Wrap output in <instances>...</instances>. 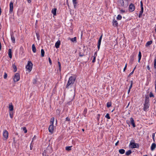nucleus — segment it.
Instances as JSON below:
<instances>
[{
	"label": "nucleus",
	"mask_w": 156,
	"mask_h": 156,
	"mask_svg": "<svg viewBox=\"0 0 156 156\" xmlns=\"http://www.w3.org/2000/svg\"><path fill=\"white\" fill-rule=\"evenodd\" d=\"M152 139L154 141V137H155V135H154V133H153L152 134Z\"/></svg>",
	"instance_id": "nucleus-47"
},
{
	"label": "nucleus",
	"mask_w": 156,
	"mask_h": 156,
	"mask_svg": "<svg viewBox=\"0 0 156 156\" xmlns=\"http://www.w3.org/2000/svg\"><path fill=\"white\" fill-rule=\"evenodd\" d=\"M76 76L75 75L71 76L69 79L67 83L66 86V88H69V86L70 85L72 86L74 83L76 79Z\"/></svg>",
	"instance_id": "nucleus-1"
},
{
	"label": "nucleus",
	"mask_w": 156,
	"mask_h": 156,
	"mask_svg": "<svg viewBox=\"0 0 156 156\" xmlns=\"http://www.w3.org/2000/svg\"><path fill=\"white\" fill-rule=\"evenodd\" d=\"M122 18V16L120 15H118L117 16V18L118 20H121Z\"/></svg>",
	"instance_id": "nucleus-37"
},
{
	"label": "nucleus",
	"mask_w": 156,
	"mask_h": 156,
	"mask_svg": "<svg viewBox=\"0 0 156 156\" xmlns=\"http://www.w3.org/2000/svg\"><path fill=\"white\" fill-rule=\"evenodd\" d=\"M132 152V151L131 150H129L126 152L125 154L126 155L128 156L130 155Z\"/></svg>",
	"instance_id": "nucleus-29"
},
{
	"label": "nucleus",
	"mask_w": 156,
	"mask_h": 156,
	"mask_svg": "<svg viewBox=\"0 0 156 156\" xmlns=\"http://www.w3.org/2000/svg\"><path fill=\"white\" fill-rule=\"evenodd\" d=\"M13 3L12 2H11L9 4V13H12L13 11Z\"/></svg>",
	"instance_id": "nucleus-8"
},
{
	"label": "nucleus",
	"mask_w": 156,
	"mask_h": 156,
	"mask_svg": "<svg viewBox=\"0 0 156 156\" xmlns=\"http://www.w3.org/2000/svg\"><path fill=\"white\" fill-rule=\"evenodd\" d=\"M149 108V104H144L143 110L144 111H146Z\"/></svg>",
	"instance_id": "nucleus-13"
},
{
	"label": "nucleus",
	"mask_w": 156,
	"mask_h": 156,
	"mask_svg": "<svg viewBox=\"0 0 156 156\" xmlns=\"http://www.w3.org/2000/svg\"><path fill=\"white\" fill-rule=\"evenodd\" d=\"M152 43V41H148L146 44V46L147 47L149 45L151 44Z\"/></svg>",
	"instance_id": "nucleus-26"
},
{
	"label": "nucleus",
	"mask_w": 156,
	"mask_h": 156,
	"mask_svg": "<svg viewBox=\"0 0 156 156\" xmlns=\"http://www.w3.org/2000/svg\"><path fill=\"white\" fill-rule=\"evenodd\" d=\"M71 41H72L73 42H76V37H75L74 38H72L70 39Z\"/></svg>",
	"instance_id": "nucleus-25"
},
{
	"label": "nucleus",
	"mask_w": 156,
	"mask_h": 156,
	"mask_svg": "<svg viewBox=\"0 0 156 156\" xmlns=\"http://www.w3.org/2000/svg\"><path fill=\"white\" fill-rule=\"evenodd\" d=\"M9 110L10 111H12L13 110V107L12 104V103H11V104H9Z\"/></svg>",
	"instance_id": "nucleus-22"
},
{
	"label": "nucleus",
	"mask_w": 156,
	"mask_h": 156,
	"mask_svg": "<svg viewBox=\"0 0 156 156\" xmlns=\"http://www.w3.org/2000/svg\"><path fill=\"white\" fill-rule=\"evenodd\" d=\"M156 147V145L155 143H153L151 146V150L152 151L154 150Z\"/></svg>",
	"instance_id": "nucleus-14"
},
{
	"label": "nucleus",
	"mask_w": 156,
	"mask_h": 156,
	"mask_svg": "<svg viewBox=\"0 0 156 156\" xmlns=\"http://www.w3.org/2000/svg\"><path fill=\"white\" fill-rule=\"evenodd\" d=\"M118 3L121 6L123 7L124 8L128 6V2H127L126 4H124L123 0H119L118 2Z\"/></svg>",
	"instance_id": "nucleus-3"
},
{
	"label": "nucleus",
	"mask_w": 156,
	"mask_h": 156,
	"mask_svg": "<svg viewBox=\"0 0 156 156\" xmlns=\"http://www.w3.org/2000/svg\"><path fill=\"white\" fill-rule=\"evenodd\" d=\"M32 48L33 52L35 53L36 52V49L34 44H33L32 45Z\"/></svg>",
	"instance_id": "nucleus-21"
},
{
	"label": "nucleus",
	"mask_w": 156,
	"mask_h": 156,
	"mask_svg": "<svg viewBox=\"0 0 156 156\" xmlns=\"http://www.w3.org/2000/svg\"><path fill=\"white\" fill-rule=\"evenodd\" d=\"M54 117H52L51 118V120H50V123L51 125H54Z\"/></svg>",
	"instance_id": "nucleus-33"
},
{
	"label": "nucleus",
	"mask_w": 156,
	"mask_h": 156,
	"mask_svg": "<svg viewBox=\"0 0 156 156\" xmlns=\"http://www.w3.org/2000/svg\"><path fill=\"white\" fill-rule=\"evenodd\" d=\"M140 6H141V8L143 7V3L142 1L140 2Z\"/></svg>",
	"instance_id": "nucleus-53"
},
{
	"label": "nucleus",
	"mask_w": 156,
	"mask_h": 156,
	"mask_svg": "<svg viewBox=\"0 0 156 156\" xmlns=\"http://www.w3.org/2000/svg\"><path fill=\"white\" fill-rule=\"evenodd\" d=\"M37 81L36 80H34V82H33L34 83H36Z\"/></svg>",
	"instance_id": "nucleus-62"
},
{
	"label": "nucleus",
	"mask_w": 156,
	"mask_h": 156,
	"mask_svg": "<svg viewBox=\"0 0 156 156\" xmlns=\"http://www.w3.org/2000/svg\"><path fill=\"white\" fill-rule=\"evenodd\" d=\"M100 114H98L97 115V120H98V121H99V119H100Z\"/></svg>",
	"instance_id": "nucleus-44"
},
{
	"label": "nucleus",
	"mask_w": 156,
	"mask_h": 156,
	"mask_svg": "<svg viewBox=\"0 0 156 156\" xmlns=\"http://www.w3.org/2000/svg\"><path fill=\"white\" fill-rule=\"evenodd\" d=\"M149 97L150 98L154 97V95L153 93L151 92L150 93V94L149 95Z\"/></svg>",
	"instance_id": "nucleus-41"
},
{
	"label": "nucleus",
	"mask_w": 156,
	"mask_h": 156,
	"mask_svg": "<svg viewBox=\"0 0 156 156\" xmlns=\"http://www.w3.org/2000/svg\"><path fill=\"white\" fill-rule=\"evenodd\" d=\"M23 131H24V132L25 133H26L27 132V130L25 127L23 128Z\"/></svg>",
	"instance_id": "nucleus-43"
},
{
	"label": "nucleus",
	"mask_w": 156,
	"mask_h": 156,
	"mask_svg": "<svg viewBox=\"0 0 156 156\" xmlns=\"http://www.w3.org/2000/svg\"><path fill=\"white\" fill-rule=\"evenodd\" d=\"M20 79V74L18 73H16L15 75L13 78V80L15 82H16L18 81Z\"/></svg>",
	"instance_id": "nucleus-5"
},
{
	"label": "nucleus",
	"mask_w": 156,
	"mask_h": 156,
	"mask_svg": "<svg viewBox=\"0 0 156 156\" xmlns=\"http://www.w3.org/2000/svg\"><path fill=\"white\" fill-rule=\"evenodd\" d=\"M127 66V64H126L125 66L124 69H123V71H125V70H126V69Z\"/></svg>",
	"instance_id": "nucleus-49"
},
{
	"label": "nucleus",
	"mask_w": 156,
	"mask_h": 156,
	"mask_svg": "<svg viewBox=\"0 0 156 156\" xmlns=\"http://www.w3.org/2000/svg\"><path fill=\"white\" fill-rule=\"evenodd\" d=\"M1 48H2L1 44V42L0 41V51L1 50Z\"/></svg>",
	"instance_id": "nucleus-61"
},
{
	"label": "nucleus",
	"mask_w": 156,
	"mask_h": 156,
	"mask_svg": "<svg viewBox=\"0 0 156 156\" xmlns=\"http://www.w3.org/2000/svg\"><path fill=\"white\" fill-rule=\"evenodd\" d=\"M133 84V81L132 80H131L130 81V85L129 88V89H131V88L132 87Z\"/></svg>",
	"instance_id": "nucleus-40"
},
{
	"label": "nucleus",
	"mask_w": 156,
	"mask_h": 156,
	"mask_svg": "<svg viewBox=\"0 0 156 156\" xmlns=\"http://www.w3.org/2000/svg\"><path fill=\"white\" fill-rule=\"evenodd\" d=\"M96 60V57L95 56H94V57L92 61V62L93 63H94L95 62Z\"/></svg>",
	"instance_id": "nucleus-46"
},
{
	"label": "nucleus",
	"mask_w": 156,
	"mask_h": 156,
	"mask_svg": "<svg viewBox=\"0 0 156 156\" xmlns=\"http://www.w3.org/2000/svg\"><path fill=\"white\" fill-rule=\"evenodd\" d=\"M129 145H131L132 148H138L139 147V145L138 144H136L134 142H130Z\"/></svg>",
	"instance_id": "nucleus-6"
},
{
	"label": "nucleus",
	"mask_w": 156,
	"mask_h": 156,
	"mask_svg": "<svg viewBox=\"0 0 156 156\" xmlns=\"http://www.w3.org/2000/svg\"><path fill=\"white\" fill-rule=\"evenodd\" d=\"M135 7L134 5L131 3L129 7V10L130 12H133V11L135 9Z\"/></svg>",
	"instance_id": "nucleus-7"
},
{
	"label": "nucleus",
	"mask_w": 156,
	"mask_h": 156,
	"mask_svg": "<svg viewBox=\"0 0 156 156\" xmlns=\"http://www.w3.org/2000/svg\"><path fill=\"white\" fill-rule=\"evenodd\" d=\"M141 11L140 12L138 16L139 18H140L141 16L142 15V14L144 11V8L143 7L141 8Z\"/></svg>",
	"instance_id": "nucleus-15"
},
{
	"label": "nucleus",
	"mask_w": 156,
	"mask_h": 156,
	"mask_svg": "<svg viewBox=\"0 0 156 156\" xmlns=\"http://www.w3.org/2000/svg\"><path fill=\"white\" fill-rule=\"evenodd\" d=\"M113 25L115 27H117L118 25V23L116 20L114 19L113 21Z\"/></svg>",
	"instance_id": "nucleus-17"
},
{
	"label": "nucleus",
	"mask_w": 156,
	"mask_h": 156,
	"mask_svg": "<svg viewBox=\"0 0 156 156\" xmlns=\"http://www.w3.org/2000/svg\"><path fill=\"white\" fill-rule=\"evenodd\" d=\"M119 142V141H118L115 144V145L116 146H117L118 145V144Z\"/></svg>",
	"instance_id": "nucleus-58"
},
{
	"label": "nucleus",
	"mask_w": 156,
	"mask_h": 156,
	"mask_svg": "<svg viewBox=\"0 0 156 156\" xmlns=\"http://www.w3.org/2000/svg\"><path fill=\"white\" fill-rule=\"evenodd\" d=\"M33 65L32 63L30 61H28L26 68L28 70L29 72H30L31 71Z\"/></svg>",
	"instance_id": "nucleus-2"
},
{
	"label": "nucleus",
	"mask_w": 156,
	"mask_h": 156,
	"mask_svg": "<svg viewBox=\"0 0 156 156\" xmlns=\"http://www.w3.org/2000/svg\"><path fill=\"white\" fill-rule=\"evenodd\" d=\"M147 69L149 70V71H150V72H151V70H150V67H149V66H148H148H147Z\"/></svg>",
	"instance_id": "nucleus-54"
},
{
	"label": "nucleus",
	"mask_w": 156,
	"mask_h": 156,
	"mask_svg": "<svg viewBox=\"0 0 156 156\" xmlns=\"http://www.w3.org/2000/svg\"><path fill=\"white\" fill-rule=\"evenodd\" d=\"M8 135L9 133L6 130H4L3 133V136L4 137V140H6L8 137Z\"/></svg>",
	"instance_id": "nucleus-4"
},
{
	"label": "nucleus",
	"mask_w": 156,
	"mask_h": 156,
	"mask_svg": "<svg viewBox=\"0 0 156 156\" xmlns=\"http://www.w3.org/2000/svg\"><path fill=\"white\" fill-rule=\"evenodd\" d=\"M101 40H98V50H99L100 48V46L101 44Z\"/></svg>",
	"instance_id": "nucleus-24"
},
{
	"label": "nucleus",
	"mask_w": 156,
	"mask_h": 156,
	"mask_svg": "<svg viewBox=\"0 0 156 156\" xmlns=\"http://www.w3.org/2000/svg\"><path fill=\"white\" fill-rule=\"evenodd\" d=\"M9 115H10V118H12V117H13V115H12V114L11 112H10L9 113Z\"/></svg>",
	"instance_id": "nucleus-51"
},
{
	"label": "nucleus",
	"mask_w": 156,
	"mask_h": 156,
	"mask_svg": "<svg viewBox=\"0 0 156 156\" xmlns=\"http://www.w3.org/2000/svg\"><path fill=\"white\" fill-rule=\"evenodd\" d=\"M1 12H2L1 9V7H0V15H1Z\"/></svg>",
	"instance_id": "nucleus-64"
},
{
	"label": "nucleus",
	"mask_w": 156,
	"mask_h": 156,
	"mask_svg": "<svg viewBox=\"0 0 156 156\" xmlns=\"http://www.w3.org/2000/svg\"><path fill=\"white\" fill-rule=\"evenodd\" d=\"M130 90V89H129V90L128 91V94L129 93Z\"/></svg>",
	"instance_id": "nucleus-63"
},
{
	"label": "nucleus",
	"mask_w": 156,
	"mask_h": 156,
	"mask_svg": "<svg viewBox=\"0 0 156 156\" xmlns=\"http://www.w3.org/2000/svg\"><path fill=\"white\" fill-rule=\"evenodd\" d=\"M154 67L155 69H156V58H155L154 61Z\"/></svg>",
	"instance_id": "nucleus-38"
},
{
	"label": "nucleus",
	"mask_w": 156,
	"mask_h": 156,
	"mask_svg": "<svg viewBox=\"0 0 156 156\" xmlns=\"http://www.w3.org/2000/svg\"><path fill=\"white\" fill-rule=\"evenodd\" d=\"M141 54L140 51H139V54H138V62H140V60L141 58Z\"/></svg>",
	"instance_id": "nucleus-28"
},
{
	"label": "nucleus",
	"mask_w": 156,
	"mask_h": 156,
	"mask_svg": "<svg viewBox=\"0 0 156 156\" xmlns=\"http://www.w3.org/2000/svg\"><path fill=\"white\" fill-rule=\"evenodd\" d=\"M73 4L74 5V8H76V7L77 6V2H76V0H73Z\"/></svg>",
	"instance_id": "nucleus-19"
},
{
	"label": "nucleus",
	"mask_w": 156,
	"mask_h": 156,
	"mask_svg": "<svg viewBox=\"0 0 156 156\" xmlns=\"http://www.w3.org/2000/svg\"><path fill=\"white\" fill-rule=\"evenodd\" d=\"M48 60H49V62L50 63V65H51V64H52L51 61V60L50 58H49Z\"/></svg>",
	"instance_id": "nucleus-48"
},
{
	"label": "nucleus",
	"mask_w": 156,
	"mask_h": 156,
	"mask_svg": "<svg viewBox=\"0 0 156 156\" xmlns=\"http://www.w3.org/2000/svg\"><path fill=\"white\" fill-rule=\"evenodd\" d=\"M7 76V74L5 72L4 73V79H6Z\"/></svg>",
	"instance_id": "nucleus-42"
},
{
	"label": "nucleus",
	"mask_w": 156,
	"mask_h": 156,
	"mask_svg": "<svg viewBox=\"0 0 156 156\" xmlns=\"http://www.w3.org/2000/svg\"><path fill=\"white\" fill-rule=\"evenodd\" d=\"M8 55L9 57L11 58H12V51L11 49H9L8 51Z\"/></svg>",
	"instance_id": "nucleus-18"
},
{
	"label": "nucleus",
	"mask_w": 156,
	"mask_h": 156,
	"mask_svg": "<svg viewBox=\"0 0 156 156\" xmlns=\"http://www.w3.org/2000/svg\"><path fill=\"white\" fill-rule=\"evenodd\" d=\"M102 36H103V35L102 34L100 36L99 39V40H102Z\"/></svg>",
	"instance_id": "nucleus-55"
},
{
	"label": "nucleus",
	"mask_w": 156,
	"mask_h": 156,
	"mask_svg": "<svg viewBox=\"0 0 156 156\" xmlns=\"http://www.w3.org/2000/svg\"><path fill=\"white\" fill-rule=\"evenodd\" d=\"M120 11L121 13H123L125 12V10L123 9L121 10Z\"/></svg>",
	"instance_id": "nucleus-56"
},
{
	"label": "nucleus",
	"mask_w": 156,
	"mask_h": 156,
	"mask_svg": "<svg viewBox=\"0 0 156 156\" xmlns=\"http://www.w3.org/2000/svg\"><path fill=\"white\" fill-rule=\"evenodd\" d=\"M60 43V41L59 40H58L55 43V46L56 48H58L59 47Z\"/></svg>",
	"instance_id": "nucleus-12"
},
{
	"label": "nucleus",
	"mask_w": 156,
	"mask_h": 156,
	"mask_svg": "<svg viewBox=\"0 0 156 156\" xmlns=\"http://www.w3.org/2000/svg\"><path fill=\"white\" fill-rule=\"evenodd\" d=\"M83 55H83V54H81V53H80V54H79V56H80V57H82V56H83Z\"/></svg>",
	"instance_id": "nucleus-57"
},
{
	"label": "nucleus",
	"mask_w": 156,
	"mask_h": 156,
	"mask_svg": "<svg viewBox=\"0 0 156 156\" xmlns=\"http://www.w3.org/2000/svg\"><path fill=\"white\" fill-rule=\"evenodd\" d=\"M36 35L37 37V39L39 40L40 37L39 34L37 33H36Z\"/></svg>",
	"instance_id": "nucleus-45"
},
{
	"label": "nucleus",
	"mask_w": 156,
	"mask_h": 156,
	"mask_svg": "<svg viewBox=\"0 0 156 156\" xmlns=\"http://www.w3.org/2000/svg\"><path fill=\"white\" fill-rule=\"evenodd\" d=\"M41 57H43L44 56V51L43 49L41 50Z\"/></svg>",
	"instance_id": "nucleus-31"
},
{
	"label": "nucleus",
	"mask_w": 156,
	"mask_h": 156,
	"mask_svg": "<svg viewBox=\"0 0 156 156\" xmlns=\"http://www.w3.org/2000/svg\"><path fill=\"white\" fill-rule=\"evenodd\" d=\"M66 121H70V119L68 117H67L66 118Z\"/></svg>",
	"instance_id": "nucleus-52"
},
{
	"label": "nucleus",
	"mask_w": 156,
	"mask_h": 156,
	"mask_svg": "<svg viewBox=\"0 0 156 156\" xmlns=\"http://www.w3.org/2000/svg\"><path fill=\"white\" fill-rule=\"evenodd\" d=\"M12 67H13V68L14 69V72H16L17 71V68H16V66H15L14 64H13L12 65Z\"/></svg>",
	"instance_id": "nucleus-34"
},
{
	"label": "nucleus",
	"mask_w": 156,
	"mask_h": 156,
	"mask_svg": "<svg viewBox=\"0 0 156 156\" xmlns=\"http://www.w3.org/2000/svg\"><path fill=\"white\" fill-rule=\"evenodd\" d=\"M134 73V70H133L129 75L128 77L130 76L131 75L133 74Z\"/></svg>",
	"instance_id": "nucleus-50"
},
{
	"label": "nucleus",
	"mask_w": 156,
	"mask_h": 156,
	"mask_svg": "<svg viewBox=\"0 0 156 156\" xmlns=\"http://www.w3.org/2000/svg\"><path fill=\"white\" fill-rule=\"evenodd\" d=\"M54 125H51L48 127V130L49 132L51 133H52L54 131Z\"/></svg>",
	"instance_id": "nucleus-9"
},
{
	"label": "nucleus",
	"mask_w": 156,
	"mask_h": 156,
	"mask_svg": "<svg viewBox=\"0 0 156 156\" xmlns=\"http://www.w3.org/2000/svg\"><path fill=\"white\" fill-rule=\"evenodd\" d=\"M145 99L144 104H149V98L148 95H145Z\"/></svg>",
	"instance_id": "nucleus-10"
},
{
	"label": "nucleus",
	"mask_w": 156,
	"mask_h": 156,
	"mask_svg": "<svg viewBox=\"0 0 156 156\" xmlns=\"http://www.w3.org/2000/svg\"><path fill=\"white\" fill-rule=\"evenodd\" d=\"M87 108H85L83 112V115H84V116L85 117L86 116V115L87 114Z\"/></svg>",
	"instance_id": "nucleus-30"
},
{
	"label": "nucleus",
	"mask_w": 156,
	"mask_h": 156,
	"mask_svg": "<svg viewBox=\"0 0 156 156\" xmlns=\"http://www.w3.org/2000/svg\"><path fill=\"white\" fill-rule=\"evenodd\" d=\"M111 105H112V104H111V102H108L107 103V106L108 108H109L110 107H111Z\"/></svg>",
	"instance_id": "nucleus-36"
},
{
	"label": "nucleus",
	"mask_w": 156,
	"mask_h": 156,
	"mask_svg": "<svg viewBox=\"0 0 156 156\" xmlns=\"http://www.w3.org/2000/svg\"><path fill=\"white\" fill-rule=\"evenodd\" d=\"M11 39L13 43L15 42V38L13 34H11Z\"/></svg>",
	"instance_id": "nucleus-23"
},
{
	"label": "nucleus",
	"mask_w": 156,
	"mask_h": 156,
	"mask_svg": "<svg viewBox=\"0 0 156 156\" xmlns=\"http://www.w3.org/2000/svg\"><path fill=\"white\" fill-rule=\"evenodd\" d=\"M119 152L121 154H124L125 152V150L124 149H121L119 150Z\"/></svg>",
	"instance_id": "nucleus-20"
},
{
	"label": "nucleus",
	"mask_w": 156,
	"mask_h": 156,
	"mask_svg": "<svg viewBox=\"0 0 156 156\" xmlns=\"http://www.w3.org/2000/svg\"><path fill=\"white\" fill-rule=\"evenodd\" d=\"M72 146H69V147H66V150L68 151H69L71 150V147Z\"/></svg>",
	"instance_id": "nucleus-32"
},
{
	"label": "nucleus",
	"mask_w": 156,
	"mask_h": 156,
	"mask_svg": "<svg viewBox=\"0 0 156 156\" xmlns=\"http://www.w3.org/2000/svg\"><path fill=\"white\" fill-rule=\"evenodd\" d=\"M134 59V56H132L131 57V58L130 59V63L132 65L133 63V61Z\"/></svg>",
	"instance_id": "nucleus-27"
},
{
	"label": "nucleus",
	"mask_w": 156,
	"mask_h": 156,
	"mask_svg": "<svg viewBox=\"0 0 156 156\" xmlns=\"http://www.w3.org/2000/svg\"><path fill=\"white\" fill-rule=\"evenodd\" d=\"M105 117L108 119H110V117L108 113H107L106 114V115L105 116Z\"/></svg>",
	"instance_id": "nucleus-39"
},
{
	"label": "nucleus",
	"mask_w": 156,
	"mask_h": 156,
	"mask_svg": "<svg viewBox=\"0 0 156 156\" xmlns=\"http://www.w3.org/2000/svg\"><path fill=\"white\" fill-rule=\"evenodd\" d=\"M130 120L131 123L133 127H136V125L135 124L134 120L133 118L132 117H131L130 119Z\"/></svg>",
	"instance_id": "nucleus-11"
},
{
	"label": "nucleus",
	"mask_w": 156,
	"mask_h": 156,
	"mask_svg": "<svg viewBox=\"0 0 156 156\" xmlns=\"http://www.w3.org/2000/svg\"><path fill=\"white\" fill-rule=\"evenodd\" d=\"M58 70H59L60 72L61 71V64L59 62H58Z\"/></svg>",
	"instance_id": "nucleus-35"
},
{
	"label": "nucleus",
	"mask_w": 156,
	"mask_h": 156,
	"mask_svg": "<svg viewBox=\"0 0 156 156\" xmlns=\"http://www.w3.org/2000/svg\"><path fill=\"white\" fill-rule=\"evenodd\" d=\"M57 9L56 8L53 9L51 11V12L54 16H55L56 14Z\"/></svg>",
	"instance_id": "nucleus-16"
},
{
	"label": "nucleus",
	"mask_w": 156,
	"mask_h": 156,
	"mask_svg": "<svg viewBox=\"0 0 156 156\" xmlns=\"http://www.w3.org/2000/svg\"><path fill=\"white\" fill-rule=\"evenodd\" d=\"M27 2L28 3H31V0H27Z\"/></svg>",
	"instance_id": "nucleus-59"
},
{
	"label": "nucleus",
	"mask_w": 156,
	"mask_h": 156,
	"mask_svg": "<svg viewBox=\"0 0 156 156\" xmlns=\"http://www.w3.org/2000/svg\"><path fill=\"white\" fill-rule=\"evenodd\" d=\"M97 52H95V53H94V56H95V57H96V56H97Z\"/></svg>",
	"instance_id": "nucleus-60"
}]
</instances>
